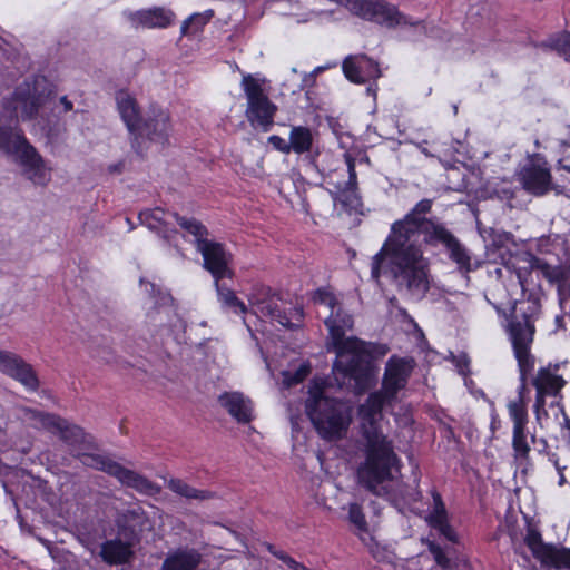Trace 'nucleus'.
I'll return each instance as SVG.
<instances>
[{
	"instance_id": "obj_50",
	"label": "nucleus",
	"mask_w": 570,
	"mask_h": 570,
	"mask_svg": "<svg viewBox=\"0 0 570 570\" xmlns=\"http://www.w3.org/2000/svg\"><path fill=\"white\" fill-rule=\"evenodd\" d=\"M147 285L151 288L153 293H155L157 291V295H158V298L156 299L157 305L167 306L173 303L174 298L171 297V295L169 293L163 292L160 288H156V285L153 283H148Z\"/></svg>"
},
{
	"instance_id": "obj_17",
	"label": "nucleus",
	"mask_w": 570,
	"mask_h": 570,
	"mask_svg": "<svg viewBox=\"0 0 570 570\" xmlns=\"http://www.w3.org/2000/svg\"><path fill=\"white\" fill-rule=\"evenodd\" d=\"M520 181L523 188L535 195L541 196L552 189L550 169L546 161L540 158L525 165L520 173Z\"/></svg>"
},
{
	"instance_id": "obj_36",
	"label": "nucleus",
	"mask_w": 570,
	"mask_h": 570,
	"mask_svg": "<svg viewBox=\"0 0 570 570\" xmlns=\"http://www.w3.org/2000/svg\"><path fill=\"white\" fill-rule=\"evenodd\" d=\"M540 562L557 570H570V549L551 546Z\"/></svg>"
},
{
	"instance_id": "obj_44",
	"label": "nucleus",
	"mask_w": 570,
	"mask_h": 570,
	"mask_svg": "<svg viewBox=\"0 0 570 570\" xmlns=\"http://www.w3.org/2000/svg\"><path fill=\"white\" fill-rule=\"evenodd\" d=\"M509 414L513 421V429H525L528 414L522 404L511 402L509 404Z\"/></svg>"
},
{
	"instance_id": "obj_39",
	"label": "nucleus",
	"mask_w": 570,
	"mask_h": 570,
	"mask_svg": "<svg viewBox=\"0 0 570 570\" xmlns=\"http://www.w3.org/2000/svg\"><path fill=\"white\" fill-rule=\"evenodd\" d=\"M512 448L515 460L528 461L530 444L527 440L525 429H513Z\"/></svg>"
},
{
	"instance_id": "obj_43",
	"label": "nucleus",
	"mask_w": 570,
	"mask_h": 570,
	"mask_svg": "<svg viewBox=\"0 0 570 570\" xmlns=\"http://www.w3.org/2000/svg\"><path fill=\"white\" fill-rule=\"evenodd\" d=\"M311 372L309 365L302 364L294 372L285 371L283 372V383L287 387L294 386L301 382H303Z\"/></svg>"
},
{
	"instance_id": "obj_4",
	"label": "nucleus",
	"mask_w": 570,
	"mask_h": 570,
	"mask_svg": "<svg viewBox=\"0 0 570 570\" xmlns=\"http://www.w3.org/2000/svg\"><path fill=\"white\" fill-rule=\"evenodd\" d=\"M540 313V298L535 293L530 292L525 301L514 306L507 325V332L518 361L520 379L523 383L527 380V375L534 367V357L530 353V348L535 333L534 321Z\"/></svg>"
},
{
	"instance_id": "obj_6",
	"label": "nucleus",
	"mask_w": 570,
	"mask_h": 570,
	"mask_svg": "<svg viewBox=\"0 0 570 570\" xmlns=\"http://www.w3.org/2000/svg\"><path fill=\"white\" fill-rule=\"evenodd\" d=\"M4 146L0 150L14 156L22 167L23 175L33 184L45 186L50 180V170L46 167L45 160L31 146L22 131L11 128L10 134L4 137Z\"/></svg>"
},
{
	"instance_id": "obj_53",
	"label": "nucleus",
	"mask_w": 570,
	"mask_h": 570,
	"mask_svg": "<svg viewBox=\"0 0 570 570\" xmlns=\"http://www.w3.org/2000/svg\"><path fill=\"white\" fill-rule=\"evenodd\" d=\"M431 552L434 554V559L436 563L443 568H446L450 566L449 558L442 552V550L439 547L432 546L430 548Z\"/></svg>"
},
{
	"instance_id": "obj_34",
	"label": "nucleus",
	"mask_w": 570,
	"mask_h": 570,
	"mask_svg": "<svg viewBox=\"0 0 570 570\" xmlns=\"http://www.w3.org/2000/svg\"><path fill=\"white\" fill-rule=\"evenodd\" d=\"M170 216L176 219V222L183 229H185L195 237L196 249L199 248L202 240H208V229L199 220L195 218H186L179 216L177 213H173L170 214Z\"/></svg>"
},
{
	"instance_id": "obj_26",
	"label": "nucleus",
	"mask_w": 570,
	"mask_h": 570,
	"mask_svg": "<svg viewBox=\"0 0 570 570\" xmlns=\"http://www.w3.org/2000/svg\"><path fill=\"white\" fill-rule=\"evenodd\" d=\"M171 213H166L163 208L156 207L154 209L141 210L138 215L140 224L145 225L151 232L165 240H170L176 230L170 227L167 216Z\"/></svg>"
},
{
	"instance_id": "obj_63",
	"label": "nucleus",
	"mask_w": 570,
	"mask_h": 570,
	"mask_svg": "<svg viewBox=\"0 0 570 570\" xmlns=\"http://www.w3.org/2000/svg\"><path fill=\"white\" fill-rule=\"evenodd\" d=\"M561 412H562V414H563V416H564V426H566L567 429H569V430H570V420H569V417L566 415L563 407H561Z\"/></svg>"
},
{
	"instance_id": "obj_18",
	"label": "nucleus",
	"mask_w": 570,
	"mask_h": 570,
	"mask_svg": "<svg viewBox=\"0 0 570 570\" xmlns=\"http://www.w3.org/2000/svg\"><path fill=\"white\" fill-rule=\"evenodd\" d=\"M128 20L135 28L166 29L174 24L176 14L165 7H153L127 13Z\"/></svg>"
},
{
	"instance_id": "obj_49",
	"label": "nucleus",
	"mask_w": 570,
	"mask_h": 570,
	"mask_svg": "<svg viewBox=\"0 0 570 570\" xmlns=\"http://www.w3.org/2000/svg\"><path fill=\"white\" fill-rule=\"evenodd\" d=\"M432 528L436 529L441 535H443L446 540L451 542H456L458 537L454 531V529L449 524L448 519L444 521H441L440 523H435L431 525Z\"/></svg>"
},
{
	"instance_id": "obj_2",
	"label": "nucleus",
	"mask_w": 570,
	"mask_h": 570,
	"mask_svg": "<svg viewBox=\"0 0 570 570\" xmlns=\"http://www.w3.org/2000/svg\"><path fill=\"white\" fill-rule=\"evenodd\" d=\"M324 323L328 330L327 350L336 354L334 371L353 379L361 391L367 390L374 377L373 362L386 355L389 347L385 344L366 343L355 336H346V332L353 328L354 321L341 304L331 309Z\"/></svg>"
},
{
	"instance_id": "obj_8",
	"label": "nucleus",
	"mask_w": 570,
	"mask_h": 570,
	"mask_svg": "<svg viewBox=\"0 0 570 570\" xmlns=\"http://www.w3.org/2000/svg\"><path fill=\"white\" fill-rule=\"evenodd\" d=\"M282 297L271 287L258 285L249 296L252 312L258 317H268L286 328L299 326L304 317L303 307L296 306L288 312L281 307Z\"/></svg>"
},
{
	"instance_id": "obj_60",
	"label": "nucleus",
	"mask_w": 570,
	"mask_h": 570,
	"mask_svg": "<svg viewBox=\"0 0 570 570\" xmlns=\"http://www.w3.org/2000/svg\"><path fill=\"white\" fill-rule=\"evenodd\" d=\"M559 169H564L566 171L570 173V159H560L559 163Z\"/></svg>"
},
{
	"instance_id": "obj_27",
	"label": "nucleus",
	"mask_w": 570,
	"mask_h": 570,
	"mask_svg": "<svg viewBox=\"0 0 570 570\" xmlns=\"http://www.w3.org/2000/svg\"><path fill=\"white\" fill-rule=\"evenodd\" d=\"M116 102L121 119L130 135L131 131L137 130V126L142 119L137 100L127 90H119L116 94Z\"/></svg>"
},
{
	"instance_id": "obj_33",
	"label": "nucleus",
	"mask_w": 570,
	"mask_h": 570,
	"mask_svg": "<svg viewBox=\"0 0 570 570\" xmlns=\"http://www.w3.org/2000/svg\"><path fill=\"white\" fill-rule=\"evenodd\" d=\"M215 287L218 294L219 302L233 309L237 314H245L247 313V307L236 295L233 289H230L224 281H216Z\"/></svg>"
},
{
	"instance_id": "obj_40",
	"label": "nucleus",
	"mask_w": 570,
	"mask_h": 570,
	"mask_svg": "<svg viewBox=\"0 0 570 570\" xmlns=\"http://www.w3.org/2000/svg\"><path fill=\"white\" fill-rule=\"evenodd\" d=\"M524 541L533 556L540 561L551 547V544L543 543L540 532L532 528L528 530Z\"/></svg>"
},
{
	"instance_id": "obj_21",
	"label": "nucleus",
	"mask_w": 570,
	"mask_h": 570,
	"mask_svg": "<svg viewBox=\"0 0 570 570\" xmlns=\"http://www.w3.org/2000/svg\"><path fill=\"white\" fill-rule=\"evenodd\" d=\"M367 20L384 24L387 28H395L400 24L416 26L420 23L410 21L395 6L384 0H373Z\"/></svg>"
},
{
	"instance_id": "obj_25",
	"label": "nucleus",
	"mask_w": 570,
	"mask_h": 570,
	"mask_svg": "<svg viewBox=\"0 0 570 570\" xmlns=\"http://www.w3.org/2000/svg\"><path fill=\"white\" fill-rule=\"evenodd\" d=\"M344 157L347 165L348 180L344 184L335 185V190L331 191V194L335 200L341 202L344 206L354 208L360 202L356 194L357 176L355 170V159L348 154H345Z\"/></svg>"
},
{
	"instance_id": "obj_62",
	"label": "nucleus",
	"mask_w": 570,
	"mask_h": 570,
	"mask_svg": "<svg viewBox=\"0 0 570 570\" xmlns=\"http://www.w3.org/2000/svg\"><path fill=\"white\" fill-rule=\"evenodd\" d=\"M121 167H122V164H118V165H115V166H110L109 170L111 173H116V171L119 173L121 170Z\"/></svg>"
},
{
	"instance_id": "obj_32",
	"label": "nucleus",
	"mask_w": 570,
	"mask_h": 570,
	"mask_svg": "<svg viewBox=\"0 0 570 570\" xmlns=\"http://www.w3.org/2000/svg\"><path fill=\"white\" fill-rule=\"evenodd\" d=\"M73 458L79 459L83 465L102 471L110 476L118 463L108 456L89 453V451L83 450L73 452Z\"/></svg>"
},
{
	"instance_id": "obj_14",
	"label": "nucleus",
	"mask_w": 570,
	"mask_h": 570,
	"mask_svg": "<svg viewBox=\"0 0 570 570\" xmlns=\"http://www.w3.org/2000/svg\"><path fill=\"white\" fill-rule=\"evenodd\" d=\"M50 92L39 89L38 81H23L7 101L6 108L16 112L23 120L33 119L38 116L39 110L46 105Z\"/></svg>"
},
{
	"instance_id": "obj_29",
	"label": "nucleus",
	"mask_w": 570,
	"mask_h": 570,
	"mask_svg": "<svg viewBox=\"0 0 570 570\" xmlns=\"http://www.w3.org/2000/svg\"><path fill=\"white\" fill-rule=\"evenodd\" d=\"M532 383L539 394L546 393L548 395L557 396L564 386L566 381L562 376L552 373L549 367H542L538 371Z\"/></svg>"
},
{
	"instance_id": "obj_41",
	"label": "nucleus",
	"mask_w": 570,
	"mask_h": 570,
	"mask_svg": "<svg viewBox=\"0 0 570 570\" xmlns=\"http://www.w3.org/2000/svg\"><path fill=\"white\" fill-rule=\"evenodd\" d=\"M432 498H433V511L431 512V514L428 518L430 525L440 523L441 521H444L448 519V512H446L445 504L442 500L441 494L436 490H433Z\"/></svg>"
},
{
	"instance_id": "obj_56",
	"label": "nucleus",
	"mask_w": 570,
	"mask_h": 570,
	"mask_svg": "<svg viewBox=\"0 0 570 570\" xmlns=\"http://www.w3.org/2000/svg\"><path fill=\"white\" fill-rule=\"evenodd\" d=\"M554 323L557 326V330H562L567 333V325H566V313L562 315H557L554 318Z\"/></svg>"
},
{
	"instance_id": "obj_9",
	"label": "nucleus",
	"mask_w": 570,
	"mask_h": 570,
	"mask_svg": "<svg viewBox=\"0 0 570 570\" xmlns=\"http://www.w3.org/2000/svg\"><path fill=\"white\" fill-rule=\"evenodd\" d=\"M518 264L515 275L524 295L528 291L529 278L532 276V272H539L550 283L558 284L559 304L561 309L566 311L567 305H570V288L563 282L564 272L561 266L550 265L544 259L531 253H524L522 256L518 257Z\"/></svg>"
},
{
	"instance_id": "obj_16",
	"label": "nucleus",
	"mask_w": 570,
	"mask_h": 570,
	"mask_svg": "<svg viewBox=\"0 0 570 570\" xmlns=\"http://www.w3.org/2000/svg\"><path fill=\"white\" fill-rule=\"evenodd\" d=\"M432 204V199L424 198L420 200L403 219L396 220L392 225L389 237L397 238L403 236L410 242H417V228L424 222H429L430 218H426L425 215L431 213Z\"/></svg>"
},
{
	"instance_id": "obj_28",
	"label": "nucleus",
	"mask_w": 570,
	"mask_h": 570,
	"mask_svg": "<svg viewBox=\"0 0 570 570\" xmlns=\"http://www.w3.org/2000/svg\"><path fill=\"white\" fill-rule=\"evenodd\" d=\"M202 562V554L195 549H178L169 553L160 570H196Z\"/></svg>"
},
{
	"instance_id": "obj_3",
	"label": "nucleus",
	"mask_w": 570,
	"mask_h": 570,
	"mask_svg": "<svg viewBox=\"0 0 570 570\" xmlns=\"http://www.w3.org/2000/svg\"><path fill=\"white\" fill-rule=\"evenodd\" d=\"M387 272L399 293L422 301L431 288L429 261L417 242L387 237Z\"/></svg>"
},
{
	"instance_id": "obj_10",
	"label": "nucleus",
	"mask_w": 570,
	"mask_h": 570,
	"mask_svg": "<svg viewBox=\"0 0 570 570\" xmlns=\"http://www.w3.org/2000/svg\"><path fill=\"white\" fill-rule=\"evenodd\" d=\"M171 135L170 116L166 110L153 109L151 112L141 119L137 130L131 131L130 145L136 154L144 156L150 144L165 147L169 144Z\"/></svg>"
},
{
	"instance_id": "obj_24",
	"label": "nucleus",
	"mask_w": 570,
	"mask_h": 570,
	"mask_svg": "<svg viewBox=\"0 0 570 570\" xmlns=\"http://www.w3.org/2000/svg\"><path fill=\"white\" fill-rule=\"evenodd\" d=\"M134 543L117 535L106 540L100 547L101 559L111 566L125 564L134 557Z\"/></svg>"
},
{
	"instance_id": "obj_51",
	"label": "nucleus",
	"mask_w": 570,
	"mask_h": 570,
	"mask_svg": "<svg viewBox=\"0 0 570 570\" xmlns=\"http://www.w3.org/2000/svg\"><path fill=\"white\" fill-rule=\"evenodd\" d=\"M268 140L277 150H279V151H282L284 154L292 153V149H291V146H289V140L286 141L285 139H283L279 136H271L268 138Z\"/></svg>"
},
{
	"instance_id": "obj_37",
	"label": "nucleus",
	"mask_w": 570,
	"mask_h": 570,
	"mask_svg": "<svg viewBox=\"0 0 570 570\" xmlns=\"http://www.w3.org/2000/svg\"><path fill=\"white\" fill-rule=\"evenodd\" d=\"M541 48H549L562 56L570 62V32H563L539 45Z\"/></svg>"
},
{
	"instance_id": "obj_30",
	"label": "nucleus",
	"mask_w": 570,
	"mask_h": 570,
	"mask_svg": "<svg viewBox=\"0 0 570 570\" xmlns=\"http://www.w3.org/2000/svg\"><path fill=\"white\" fill-rule=\"evenodd\" d=\"M314 134L308 127L293 126L289 132V146L293 153H309L314 146Z\"/></svg>"
},
{
	"instance_id": "obj_64",
	"label": "nucleus",
	"mask_w": 570,
	"mask_h": 570,
	"mask_svg": "<svg viewBox=\"0 0 570 570\" xmlns=\"http://www.w3.org/2000/svg\"><path fill=\"white\" fill-rule=\"evenodd\" d=\"M266 548L267 550L274 556V552H276V548L275 546L271 544V543H266Z\"/></svg>"
},
{
	"instance_id": "obj_13",
	"label": "nucleus",
	"mask_w": 570,
	"mask_h": 570,
	"mask_svg": "<svg viewBox=\"0 0 570 570\" xmlns=\"http://www.w3.org/2000/svg\"><path fill=\"white\" fill-rule=\"evenodd\" d=\"M115 525L118 537L135 546L139 544L147 533L154 531V521L139 504H132L118 511L115 517Z\"/></svg>"
},
{
	"instance_id": "obj_31",
	"label": "nucleus",
	"mask_w": 570,
	"mask_h": 570,
	"mask_svg": "<svg viewBox=\"0 0 570 570\" xmlns=\"http://www.w3.org/2000/svg\"><path fill=\"white\" fill-rule=\"evenodd\" d=\"M167 488L174 493L186 498L187 500L205 501L215 498V493L209 490L196 489L181 479H170Z\"/></svg>"
},
{
	"instance_id": "obj_59",
	"label": "nucleus",
	"mask_w": 570,
	"mask_h": 570,
	"mask_svg": "<svg viewBox=\"0 0 570 570\" xmlns=\"http://www.w3.org/2000/svg\"><path fill=\"white\" fill-rule=\"evenodd\" d=\"M11 127L0 126V147H3L4 137L10 134Z\"/></svg>"
},
{
	"instance_id": "obj_19",
	"label": "nucleus",
	"mask_w": 570,
	"mask_h": 570,
	"mask_svg": "<svg viewBox=\"0 0 570 570\" xmlns=\"http://www.w3.org/2000/svg\"><path fill=\"white\" fill-rule=\"evenodd\" d=\"M345 77L356 83H364L381 77L379 63L365 55L350 56L343 61Z\"/></svg>"
},
{
	"instance_id": "obj_57",
	"label": "nucleus",
	"mask_w": 570,
	"mask_h": 570,
	"mask_svg": "<svg viewBox=\"0 0 570 570\" xmlns=\"http://www.w3.org/2000/svg\"><path fill=\"white\" fill-rule=\"evenodd\" d=\"M274 557H276L278 560L283 561L285 564L291 559V556H288L285 551L278 550V549L276 550V552H274Z\"/></svg>"
},
{
	"instance_id": "obj_12",
	"label": "nucleus",
	"mask_w": 570,
	"mask_h": 570,
	"mask_svg": "<svg viewBox=\"0 0 570 570\" xmlns=\"http://www.w3.org/2000/svg\"><path fill=\"white\" fill-rule=\"evenodd\" d=\"M242 87L247 98L245 112L247 120L254 127H261L264 131L269 130L277 111L276 105L269 100L262 86L252 75L243 77Z\"/></svg>"
},
{
	"instance_id": "obj_11",
	"label": "nucleus",
	"mask_w": 570,
	"mask_h": 570,
	"mask_svg": "<svg viewBox=\"0 0 570 570\" xmlns=\"http://www.w3.org/2000/svg\"><path fill=\"white\" fill-rule=\"evenodd\" d=\"M421 243L433 247L443 246L460 268L469 269L471 257L466 248L436 217L417 228V245L421 246Z\"/></svg>"
},
{
	"instance_id": "obj_23",
	"label": "nucleus",
	"mask_w": 570,
	"mask_h": 570,
	"mask_svg": "<svg viewBox=\"0 0 570 570\" xmlns=\"http://www.w3.org/2000/svg\"><path fill=\"white\" fill-rule=\"evenodd\" d=\"M111 476L117 479L122 485L131 488L145 495H156L161 491L158 484L150 481L145 475L125 468L120 463H117Z\"/></svg>"
},
{
	"instance_id": "obj_55",
	"label": "nucleus",
	"mask_w": 570,
	"mask_h": 570,
	"mask_svg": "<svg viewBox=\"0 0 570 570\" xmlns=\"http://www.w3.org/2000/svg\"><path fill=\"white\" fill-rule=\"evenodd\" d=\"M469 358L465 354L455 358V364L460 374L465 375L469 371Z\"/></svg>"
},
{
	"instance_id": "obj_45",
	"label": "nucleus",
	"mask_w": 570,
	"mask_h": 570,
	"mask_svg": "<svg viewBox=\"0 0 570 570\" xmlns=\"http://www.w3.org/2000/svg\"><path fill=\"white\" fill-rule=\"evenodd\" d=\"M348 520L352 524H354L360 531L367 530V523L365 520V515L360 504L351 503L348 507Z\"/></svg>"
},
{
	"instance_id": "obj_48",
	"label": "nucleus",
	"mask_w": 570,
	"mask_h": 570,
	"mask_svg": "<svg viewBox=\"0 0 570 570\" xmlns=\"http://www.w3.org/2000/svg\"><path fill=\"white\" fill-rule=\"evenodd\" d=\"M401 497L409 503L417 502L421 500L422 493L419 490V479L415 475L413 479V487L407 488L400 492Z\"/></svg>"
},
{
	"instance_id": "obj_7",
	"label": "nucleus",
	"mask_w": 570,
	"mask_h": 570,
	"mask_svg": "<svg viewBox=\"0 0 570 570\" xmlns=\"http://www.w3.org/2000/svg\"><path fill=\"white\" fill-rule=\"evenodd\" d=\"M28 419L35 421L40 428L57 434L59 439L73 452L97 450L95 438L87 433L80 425L69 422L60 415L36 410L27 411Z\"/></svg>"
},
{
	"instance_id": "obj_58",
	"label": "nucleus",
	"mask_w": 570,
	"mask_h": 570,
	"mask_svg": "<svg viewBox=\"0 0 570 570\" xmlns=\"http://www.w3.org/2000/svg\"><path fill=\"white\" fill-rule=\"evenodd\" d=\"M60 102L61 105L63 106V110L67 112V111H71L72 108H73V105L72 102L67 98V96H62L60 98Z\"/></svg>"
},
{
	"instance_id": "obj_15",
	"label": "nucleus",
	"mask_w": 570,
	"mask_h": 570,
	"mask_svg": "<svg viewBox=\"0 0 570 570\" xmlns=\"http://www.w3.org/2000/svg\"><path fill=\"white\" fill-rule=\"evenodd\" d=\"M197 250L203 256V267L212 274L215 282L234 276L229 268L232 255L226 252L223 244L209 239L202 240Z\"/></svg>"
},
{
	"instance_id": "obj_54",
	"label": "nucleus",
	"mask_w": 570,
	"mask_h": 570,
	"mask_svg": "<svg viewBox=\"0 0 570 570\" xmlns=\"http://www.w3.org/2000/svg\"><path fill=\"white\" fill-rule=\"evenodd\" d=\"M549 460L553 463L557 472L559 473V485H563L566 484L567 480L564 478V470L567 469L566 465H561L560 462H559V459L557 458V454L552 453L549 455Z\"/></svg>"
},
{
	"instance_id": "obj_42",
	"label": "nucleus",
	"mask_w": 570,
	"mask_h": 570,
	"mask_svg": "<svg viewBox=\"0 0 570 570\" xmlns=\"http://www.w3.org/2000/svg\"><path fill=\"white\" fill-rule=\"evenodd\" d=\"M22 361L23 358L14 353L0 351V371L9 376L14 373Z\"/></svg>"
},
{
	"instance_id": "obj_38",
	"label": "nucleus",
	"mask_w": 570,
	"mask_h": 570,
	"mask_svg": "<svg viewBox=\"0 0 570 570\" xmlns=\"http://www.w3.org/2000/svg\"><path fill=\"white\" fill-rule=\"evenodd\" d=\"M11 377L19 381L29 390L36 391L39 387V380L36 372L33 371L32 366L24 360L22 361L21 365L18 366Z\"/></svg>"
},
{
	"instance_id": "obj_5",
	"label": "nucleus",
	"mask_w": 570,
	"mask_h": 570,
	"mask_svg": "<svg viewBox=\"0 0 570 570\" xmlns=\"http://www.w3.org/2000/svg\"><path fill=\"white\" fill-rule=\"evenodd\" d=\"M305 411L323 440L334 442L346 435L352 419L344 403L317 391L306 400Z\"/></svg>"
},
{
	"instance_id": "obj_35",
	"label": "nucleus",
	"mask_w": 570,
	"mask_h": 570,
	"mask_svg": "<svg viewBox=\"0 0 570 570\" xmlns=\"http://www.w3.org/2000/svg\"><path fill=\"white\" fill-rule=\"evenodd\" d=\"M213 17L214 11L212 9L204 12L193 13L190 17L183 21L180 27V36L185 37L202 31Z\"/></svg>"
},
{
	"instance_id": "obj_61",
	"label": "nucleus",
	"mask_w": 570,
	"mask_h": 570,
	"mask_svg": "<svg viewBox=\"0 0 570 570\" xmlns=\"http://www.w3.org/2000/svg\"><path fill=\"white\" fill-rule=\"evenodd\" d=\"M539 451L540 452H543L546 451V449L548 448V444H547V441L544 439H540L539 440Z\"/></svg>"
},
{
	"instance_id": "obj_1",
	"label": "nucleus",
	"mask_w": 570,
	"mask_h": 570,
	"mask_svg": "<svg viewBox=\"0 0 570 570\" xmlns=\"http://www.w3.org/2000/svg\"><path fill=\"white\" fill-rule=\"evenodd\" d=\"M386 401L381 392H374L358 407L362 434L365 439V461L357 469V481L376 497L386 494L385 482L400 473V459L393 443L379 429Z\"/></svg>"
},
{
	"instance_id": "obj_46",
	"label": "nucleus",
	"mask_w": 570,
	"mask_h": 570,
	"mask_svg": "<svg viewBox=\"0 0 570 570\" xmlns=\"http://www.w3.org/2000/svg\"><path fill=\"white\" fill-rule=\"evenodd\" d=\"M314 303L325 305L331 309H335L340 303L335 295L326 288H318L313 295Z\"/></svg>"
},
{
	"instance_id": "obj_47",
	"label": "nucleus",
	"mask_w": 570,
	"mask_h": 570,
	"mask_svg": "<svg viewBox=\"0 0 570 570\" xmlns=\"http://www.w3.org/2000/svg\"><path fill=\"white\" fill-rule=\"evenodd\" d=\"M387 258V250L385 252V245L382 249L375 254L371 263V275L374 279H379L381 275V265Z\"/></svg>"
},
{
	"instance_id": "obj_20",
	"label": "nucleus",
	"mask_w": 570,
	"mask_h": 570,
	"mask_svg": "<svg viewBox=\"0 0 570 570\" xmlns=\"http://www.w3.org/2000/svg\"><path fill=\"white\" fill-rule=\"evenodd\" d=\"M410 376V370L402 360H390L386 364L383 377V391L381 393L386 400H392L396 396L397 392L402 390Z\"/></svg>"
},
{
	"instance_id": "obj_52",
	"label": "nucleus",
	"mask_w": 570,
	"mask_h": 570,
	"mask_svg": "<svg viewBox=\"0 0 570 570\" xmlns=\"http://www.w3.org/2000/svg\"><path fill=\"white\" fill-rule=\"evenodd\" d=\"M546 393H540L537 392V396H535V403H534V411H535V414H537V419L540 420L541 419V415H548L546 409H544V397H546Z\"/></svg>"
},
{
	"instance_id": "obj_22",
	"label": "nucleus",
	"mask_w": 570,
	"mask_h": 570,
	"mask_svg": "<svg viewBox=\"0 0 570 570\" xmlns=\"http://www.w3.org/2000/svg\"><path fill=\"white\" fill-rule=\"evenodd\" d=\"M218 403L240 424L253 420L252 401L240 392H225L218 396Z\"/></svg>"
}]
</instances>
